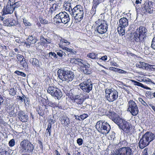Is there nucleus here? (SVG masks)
Listing matches in <instances>:
<instances>
[{
	"instance_id": "45",
	"label": "nucleus",
	"mask_w": 155,
	"mask_h": 155,
	"mask_svg": "<svg viewBox=\"0 0 155 155\" xmlns=\"http://www.w3.org/2000/svg\"><path fill=\"white\" fill-rule=\"evenodd\" d=\"M151 47L152 49L155 50V37L153 38L152 39Z\"/></svg>"
},
{
	"instance_id": "64",
	"label": "nucleus",
	"mask_w": 155,
	"mask_h": 155,
	"mask_svg": "<svg viewBox=\"0 0 155 155\" xmlns=\"http://www.w3.org/2000/svg\"><path fill=\"white\" fill-rule=\"evenodd\" d=\"M149 106H150L153 110L155 112V106H153V104H149Z\"/></svg>"
},
{
	"instance_id": "35",
	"label": "nucleus",
	"mask_w": 155,
	"mask_h": 155,
	"mask_svg": "<svg viewBox=\"0 0 155 155\" xmlns=\"http://www.w3.org/2000/svg\"><path fill=\"white\" fill-rule=\"evenodd\" d=\"M140 65H139V68H146L147 67H148V64L144 62H140Z\"/></svg>"
},
{
	"instance_id": "52",
	"label": "nucleus",
	"mask_w": 155,
	"mask_h": 155,
	"mask_svg": "<svg viewBox=\"0 0 155 155\" xmlns=\"http://www.w3.org/2000/svg\"><path fill=\"white\" fill-rule=\"evenodd\" d=\"M99 60H102V61H105L107 59V56L106 55H105L102 57H99Z\"/></svg>"
},
{
	"instance_id": "2",
	"label": "nucleus",
	"mask_w": 155,
	"mask_h": 155,
	"mask_svg": "<svg viewBox=\"0 0 155 155\" xmlns=\"http://www.w3.org/2000/svg\"><path fill=\"white\" fill-rule=\"evenodd\" d=\"M155 138L154 134L150 131H147L143 134L139 142V145L140 149H143L148 145L150 142Z\"/></svg>"
},
{
	"instance_id": "44",
	"label": "nucleus",
	"mask_w": 155,
	"mask_h": 155,
	"mask_svg": "<svg viewBox=\"0 0 155 155\" xmlns=\"http://www.w3.org/2000/svg\"><path fill=\"white\" fill-rule=\"evenodd\" d=\"M9 94L12 96H15L16 94V91L14 88H12L9 90Z\"/></svg>"
},
{
	"instance_id": "12",
	"label": "nucleus",
	"mask_w": 155,
	"mask_h": 155,
	"mask_svg": "<svg viewBox=\"0 0 155 155\" xmlns=\"http://www.w3.org/2000/svg\"><path fill=\"white\" fill-rule=\"evenodd\" d=\"M54 18L56 23H62L66 24L69 21L68 15L64 12H60L59 14L57 15Z\"/></svg>"
},
{
	"instance_id": "40",
	"label": "nucleus",
	"mask_w": 155,
	"mask_h": 155,
	"mask_svg": "<svg viewBox=\"0 0 155 155\" xmlns=\"http://www.w3.org/2000/svg\"><path fill=\"white\" fill-rule=\"evenodd\" d=\"M84 16V11H81L78 12V18H79L80 20V21L83 18Z\"/></svg>"
},
{
	"instance_id": "38",
	"label": "nucleus",
	"mask_w": 155,
	"mask_h": 155,
	"mask_svg": "<svg viewBox=\"0 0 155 155\" xmlns=\"http://www.w3.org/2000/svg\"><path fill=\"white\" fill-rule=\"evenodd\" d=\"M96 8L92 6L91 9L90 11V14H91V16H93L96 14Z\"/></svg>"
},
{
	"instance_id": "54",
	"label": "nucleus",
	"mask_w": 155,
	"mask_h": 155,
	"mask_svg": "<svg viewBox=\"0 0 155 155\" xmlns=\"http://www.w3.org/2000/svg\"><path fill=\"white\" fill-rule=\"evenodd\" d=\"M1 155H10V154L9 152L5 150L1 153Z\"/></svg>"
},
{
	"instance_id": "34",
	"label": "nucleus",
	"mask_w": 155,
	"mask_h": 155,
	"mask_svg": "<svg viewBox=\"0 0 155 155\" xmlns=\"http://www.w3.org/2000/svg\"><path fill=\"white\" fill-rule=\"evenodd\" d=\"M88 117V115L87 114H83L81 115L80 116H78L79 117L78 118V120H83Z\"/></svg>"
},
{
	"instance_id": "17",
	"label": "nucleus",
	"mask_w": 155,
	"mask_h": 155,
	"mask_svg": "<svg viewBox=\"0 0 155 155\" xmlns=\"http://www.w3.org/2000/svg\"><path fill=\"white\" fill-rule=\"evenodd\" d=\"M107 115L117 124L121 119L117 114L113 111H109Z\"/></svg>"
},
{
	"instance_id": "1",
	"label": "nucleus",
	"mask_w": 155,
	"mask_h": 155,
	"mask_svg": "<svg viewBox=\"0 0 155 155\" xmlns=\"http://www.w3.org/2000/svg\"><path fill=\"white\" fill-rule=\"evenodd\" d=\"M35 148L34 145L27 140H24L20 143L19 153L20 155H31L32 153Z\"/></svg>"
},
{
	"instance_id": "55",
	"label": "nucleus",
	"mask_w": 155,
	"mask_h": 155,
	"mask_svg": "<svg viewBox=\"0 0 155 155\" xmlns=\"http://www.w3.org/2000/svg\"><path fill=\"white\" fill-rule=\"evenodd\" d=\"M83 140L81 138H78V145H81L83 143Z\"/></svg>"
},
{
	"instance_id": "7",
	"label": "nucleus",
	"mask_w": 155,
	"mask_h": 155,
	"mask_svg": "<svg viewBox=\"0 0 155 155\" xmlns=\"http://www.w3.org/2000/svg\"><path fill=\"white\" fill-rule=\"evenodd\" d=\"M119 144L122 147L118 150L117 153H115L113 154V155H131V149L130 147H126L128 144V143L125 140L120 141Z\"/></svg>"
},
{
	"instance_id": "59",
	"label": "nucleus",
	"mask_w": 155,
	"mask_h": 155,
	"mask_svg": "<svg viewBox=\"0 0 155 155\" xmlns=\"http://www.w3.org/2000/svg\"><path fill=\"white\" fill-rule=\"evenodd\" d=\"M78 9L79 10V12L83 11V8L82 6L78 5Z\"/></svg>"
},
{
	"instance_id": "14",
	"label": "nucleus",
	"mask_w": 155,
	"mask_h": 155,
	"mask_svg": "<svg viewBox=\"0 0 155 155\" xmlns=\"http://www.w3.org/2000/svg\"><path fill=\"white\" fill-rule=\"evenodd\" d=\"M79 86L84 91L87 93H89L92 89V84L89 79L81 83Z\"/></svg>"
},
{
	"instance_id": "58",
	"label": "nucleus",
	"mask_w": 155,
	"mask_h": 155,
	"mask_svg": "<svg viewBox=\"0 0 155 155\" xmlns=\"http://www.w3.org/2000/svg\"><path fill=\"white\" fill-rule=\"evenodd\" d=\"M110 70L116 72L117 70V68H115L113 67H110L109 68Z\"/></svg>"
},
{
	"instance_id": "61",
	"label": "nucleus",
	"mask_w": 155,
	"mask_h": 155,
	"mask_svg": "<svg viewBox=\"0 0 155 155\" xmlns=\"http://www.w3.org/2000/svg\"><path fill=\"white\" fill-rule=\"evenodd\" d=\"M38 143L40 145L39 147H40V149H42L43 147L42 142L41 141L39 140L38 142Z\"/></svg>"
},
{
	"instance_id": "63",
	"label": "nucleus",
	"mask_w": 155,
	"mask_h": 155,
	"mask_svg": "<svg viewBox=\"0 0 155 155\" xmlns=\"http://www.w3.org/2000/svg\"><path fill=\"white\" fill-rule=\"evenodd\" d=\"M50 105H49L50 107H53L55 106H57V105L55 104L54 103H52L51 102H50L49 103Z\"/></svg>"
},
{
	"instance_id": "31",
	"label": "nucleus",
	"mask_w": 155,
	"mask_h": 155,
	"mask_svg": "<svg viewBox=\"0 0 155 155\" xmlns=\"http://www.w3.org/2000/svg\"><path fill=\"white\" fill-rule=\"evenodd\" d=\"M49 57L53 59L57 58L58 57L56 54L54 52L51 51L49 53Z\"/></svg>"
},
{
	"instance_id": "20",
	"label": "nucleus",
	"mask_w": 155,
	"mask_h": 155,
	"mask_svg": "<svg viewBox=\"0 0 155 155\" xmlns=\"http://www.w3.org/2000/svg\"><path fill=\"white\" fill-rule=\"evenodd\" d=\"M27 41L25 42V44L27 46L30 47L31 44L35 43L37 40L35 37H33L32 35H29L26 39Z\"/></svg>"
},
{
	"instance_id": "28",
	"label": "nucleus",
	"mask_w": 155,
	"mask_h": 155,
	"mask_svg": "<svg viewBox=\"0 0 155 155\" xmlns=\"http://www.w3.org/2000/svg\"><path fill=\"white\" fill-rule=\"evenodd\" d=\"M66 11H68L70 12V10H72L71 5L70 3L67 2H65L63 5Z\"/></svg>"
},
{
	"instance_id": "49",
	"label": "nucleus",
	"mask_w": 155,
	"mask_h": 155,
	"mask_svg": "<svg viewBox=\"0 0 155 155\" xmlns=\"http://www.w3.org/2000/svg\"><path fill=\"white\" fill-rule=\"evenodd\" d=\"M148 149L147 148H145L142 152V155H149L148 153Z\"/></svg>"
},
{
	"instance_id": "23",
	"label": "nucleus",
	"mask_w": 155,
	"mask_h": 155,
	"mask_svg": "<svg viewBox=\"0 0 155 155\" xmlns=\"http://www.w3.org/2000/svg\"><path fill=\"white\" fill-rule=\"evenodd\" d=\"M130 80L131 82L133 83L135 85L140 87L146 89L147 90L150 89V87L146 86L144 85L143 84L141 83L133 80Z\"/></svg>"
},
{
	"instance_id": "32",
	"label": "nucleus",
	"mask_w": 155,
	"mask_h": 155,
	"mask_svg": "<svg viewBox=\"0 0 155 155\" xmlns=\"http://www.w3.org/2000/svg\"><path fill=\"white\" fill-rule=\"evenodd\" d=\"M20 63L21 65L25 69L28 68V64L25 61V59L23 61H21L20 62Z\"/></svg>"
},
{
	"instance_id": "42",
	"label": "nucleus",
	"mask_w": 155,
	"mask_h": 155,
	"mask_svg": "<svg viewBox=\"0 0 155 155\" xmlns=\"http://www.w3.org/2000/svg\"><path fill=\"white\" fill-rule=\"evenodd\" d=\"M70 62L73 64H77L78 63V60L74 58H71Z\"/></svg>"
},
{
	"instance_id": "24",
	"label": "nucleus",
	"mask_w": 155,
	"mask_h": 155,
	"mask_svg": "<svg viewBox=\"0 0 155 155\" xmlns=\"http://www.w3.org/2000/svg\"><path fill=\"white\" fill-rule=\"evenodd\" d=\"M29 61L35 67H39V62L38 59L35 58H31L30 59Z\"/></svg>"
},
{
	"instance_id": "46",
	"label": "nucleus",
	"mask_w": 155,
	"mask_h": 155,
	"mask_svg": "<svg viewBox=\"0 0 155 155\" xmlns=\"http://www.w3.org/2000/svg\"><path fill=\"white\" fill-rule=\"evenodd\" d=\"M3 25L5 26H9V21L8 19H6L3 21Z\"/></svg>"
},
{
	"instance_id": "5",
	"label": "nucleus",
	"mask_w": 155,
	"mask_h": 155,
	"mask_svg": "<svg viewBox=\"0 0 155 155\" xmlns=\"http://www.w3.org/2000/svg\"><path fill=\"white\" fill-rule=\"evenodd\" d=\"M95 127L99 133L105 135L109 132L111 129L110 126L108 123L101 120L97 122Z\"/></svg>"
},
{
	"instance_id": "36",
	"label": "nucleus",
	"mask_w": 155,
	"mask_h": 155,
	"mask_svg": "<svg viewBox=\"0 0 155 155\" xmlns=\"http://www.w3.org/2000/svg\"><path fill=\"white\" fill-rule=\"evenodd\" d=\"M58 5L59 4L58 3L54 4L50 8V9H53L52 10H51V11H54L57 10V9H58Z\"/></svg>"
},
{
	"instance_id": "16",
	"label": "nucleus",
	"mask_w": 155,
	"mask_h": 155,
	"mask_svg": "<svg viewBox=\"0 0 155 155\" xmlns=\"http://www.w3.org/2000/svg\"><path fill=\"white\" fill-rule=\"evenodd\" d=\"M108 28V25L105 21L101 23L100 25L97 26L95 31L100 34H102L105 33L107 31Z\"/></svg>"
},
{
	"instance_id": "50",
	"label": "nucleus",
	"mask_w": 155,
	"mask_h": 155,
	"mask_svg": "<svg viewBox=\"0 0 155 155\" xmlns=\"http://www.w3.org/2000/svg\"><path fill=\"white\" fill-rule=\"evenodd\" d=\"M23 22L26 26H30L31 25V23L26 20H23Z\"/></svg>"
},
{
	"instance_id": "9",
	"label": "nucleus",
	"mask_w": 155,
	"mask_h": 155,
	"mask_svg": "<svg viewBox=\"0 0 155 155\" xmlns=\"http://www.w3.org/2000/svg\"><path fill=\"white\" fill-rule=\"evenodd\" d=\"M153 3L147 1L141 6V12L143 15L152 14L154 10Z\"/></svg>"
},
{
	"instance_id": "48",
	"label": "nucleus",
	"mask_w": 155,
	"mask_h": 155,
	"mask_svg": "<svg viewBox=\"0 0 155 155\" xmlns=\"http://www.w3.org/2000/svg\"><path fill=\"white\" fill-rule=\"evenodd\" d=\"M116 72H117L120 74H126L127 73L126 71L118 68H117Z\"/></svg>"
},
{
	"instance_id": "39",
	"label": "nucleus",
	"mask_w": 155,
	"mask_h": 155,
	"mask_svg": "<svg viewBox=\"0 0 155 155\" xmlns=\"http://www.w3.org/2000/svg\"><path fill=\"white\" fill-rule=\"evenodd\" d=\"M15 74H16L18 75H21V76H23V77H25L26 76V74L24 73V72L20 71H15Z\"/></svg>"
},
{
	"instance_id": "37",
	"label": "nucleus",
	"mask_w": 155,
	"mask_h": 155,
	"mask_svg": "<svg viewBox=\"0 0 155 155\" xmlns=\"http://www.w3.org/2000/svg\"><path fill=\"white\" fill-rule=\"evenodd\" d=\"M51 123H48V127L46 129V131L49 133V136L51 135Z\"/></svg>"
},
{
	"instance_id": "33",
	"label": "nucleus",
	"mask_w": 155,
	"mask_h": 155,
	"mask_svg": "<svg viewBox=\"0 0 155 155\" xmlns=\"http://www.w3.org/2000/svg\"><path fill=\"white\" fill-rule=\"evenodd\" d=\"M139 101L143 105L145 106V107H149V105L147 104L142 98L140 97L139 98Z\"/></svg>"
},
{
	"instance_id": "13",
	"label": "nucleus",
	"mask_w": 155,
	"mask_h": 155,
	"mask_svg": "<svg viewBox=\"0 0 155 155\" xmlns=\"http://www.w3.org/2000/svg\"><path fill=\"white\" fill-rule=\"evenodd\" d=\"M47 92L52 96L56 97L58 99H60L62 96L61 91L54 86H49L48 88Z\"/></svg>"
},
{
	"instance_id": "21",
	"label": "nucleus",
	"mask_w": 155,
	"mask_h": 155,
	"mask_svg": "<svg viewBox=\"0 0 155 155\" xmlns=\"http://www.w3.org/2000/svg\"><path fill=\"white\" fill-rule=\"evenodd\" d=\"M18 118L20 121L22 122H26L27 121L28 117L23 111H20L18 113Z\"/></svg>"
},
{
	"instance_id": "56",
	"label": "nucleus",
	"mask_w": 155,
	"mask_h": 155,
	"mask_svg": "<svg viewBox=\"0 0 155 155\" xmlns=\"http://www.w3.org/2000/svg\"><path fill=\"white\" fill-rule=\"evenodd\" d=\"M57 52V54L58 55L59 57H61L62 56V51H59L58 52Z\"/></svg>"
},
{
	"instance_id": "51",
	"label": "nucleus",
	"mask_w": 155,
	"mask_h": 155,
	"mask_svg": "<svg viewBox=\"0 0 155 155\" xmlns=\"http://www.w3.org/2000/svg\"><path fill=\"white\" fill-rule=\"evenodd\" d=\"M17 24L16 21L14 20H12V21L11 22L9 21V26H13L16 25Z\"/></svg>"
},
{
	"instance_id": "4",
	"label": "nucleus",
	"mask_w": 155,
	"mask_h": 155,
	"mask_svg": "<svg viewBox=\"0 0 155 155\" xmlns=\"http://www.w3.org/2000/svg\"><path fill=\"white\" fill-rule=\"evenodd\" d=\"M117 125L124 134H131L132 125L130 123L121 118Z\"/></svg>"
},
{
	"instance_id": "6",
	"label": "nucleus",
	"mask_w": 155,
	"mask_h": 155,
	"mask_svg": "<svg viewBox=\"0 0 155 155\" xmlns=\"http://www.w3.org/2000/svg\"><path fill=\"white\" fill-rule=\"evenodd\" d=\"M58 77L62 81L69 82L71 81L74 78L73 74L71 71L59 69L57 71Z\"/></svg>"
},
{
	"instance_id": "15",
	"label": "nucleus",
	"mask_w": 155,
	"mask_h": 155,
	"mask_svg": "<svg viewBox=\"0 0 155 155\" xmlns=\"http://www.w3.org/2000/svg\"><path fill=\"white\" fill-rule=\"evenodd\" d=\"M50 106L48 104L38 106L36 109V111L39 115L42 117L48 115L49 113Z\"/></svg>"
},
{
	"instance_id": "26",
	"label": "nucleus",
	"mask_w": 155,
	"mask_h": 155,
	"mask_svg": "<svg viewBox=\"0 0 155 155\" xmlns=\"http://www.w3.org/2000/svg\"><path fill=\"white\" fill-rule=\"evenodd\" d=\"M61 118V123L64 126H68L70 122L69 118L66 117H62Z\"/></svg>"
},
{
	"instance_id": "62",
	"label": "nucleus",
	"mask_w": 155,
	"mask_h": 155,
	"mask_svg": "<svg viewBox=\"0 0 155 155\" xmlns=\"http://www.w3.org/2000/svg\"><path fill=\"white\" fill-rule=\"evenodd\" d=\"M3 102V99L1 95H0V105H2Z\"/></svg>"
},
{
	"instance_id": "3",
	"label": "nucleus",
	"mask_w": 155,
	"mask_h": 155,
	"mask_svg": "<svg viewBox=\"0 0 155 155\" xmlns=\"http://www.w3.org/2000/svg\"><path fill=\"white\" fill-rule=\"evenodd\" d=\"M147 29L144 27L140 26L133 34V41L137 42H143L146 39Z\"/></svg>"
},
{
	"instance_id": "47",
	"label": "nucleus",
	"mask_w": 155,
	"mask_h": 155,
	"mask_svg": "<svg viewBox=\"0 0 155 155\" xmlns=\"http://www.w3.org/2000/svg\"><path fill=\"white\" fill-rule=\"evenodd\" d=\"M21 2H16L14 4H12V5L13 7H14V8L15 9V8H18L20 5V3Z\"/></svg>"
},
{
	"instance_id": "53",
	"label": "nucleus",
	"mask_w": 155,
	"mask_h": 155,
	"mask_svg": "<svg viewBox=\"0 0 155 155\" xmlns=\"http://www.w3.org/2000/svg\"><path fill=\"white\" fill-rule=\"evenodd\" d=\"M146 96L148 97H151L152 95H151V92L150 91H147L146 92Z\"/></svg>"
},
{
	"instance_id": "57",
	"label": "nucleus",
	"mask_w": 155,
	"mask_h": 155,
	"mask_svg": "<svg viewBox=\"0 0 155 155\" xmlns=\"http://www.w3.org/2000/svg\"><path fill=\"white\" fill-rule=\"evenodd\" d=\"M39 19H40L39 20L40 21V22L41 24H46L47 23V22H48L47 21H46L45 20H43L42 19H41L40 18H39Z\"/></svg>"
},
{
	"instance_id": "30",
	"label": "nucleus",
	"mask_w": 155,
	"mask_h": 155,
	"mask_svg": "<svg viewBox=\"0 0 155 155\" xmlns=\"http://www.w3.org/2000/svg\"><path fill=\"white\" fill-rule=\"evenodd\" d=\"M101 2L100 0H93L92 2V6L97 8Z\"/></svg>"
},
{
	"instance_id": "60",
	"label": "nucleus",
	"mask_w": 155,
	"mask_h": 155,
	"mask_svg": "<svg viewBox=\"0 0 155 155\" xmlns=\"http://www.w3.org/2000/svg\"><path fill=\"white\" fill-rule=\"evenodd\" d=\"M23 100L24 101V103L25 104H28V98H26L25 97V96Z\"/></svg>"
},
{
	"instance_id": "10",
	"label": "nucleus",
	"mask_w": 155,
	"mask_h": 155,
	"mask_svg": "<svg viewBox=\"0 0 155 155\" xmlns=\"http://www.w3.org/2000/svg\"><path fill=\"white\" fill-rule=\"evenodd\" d=\"M78 68L84 74H89L91 73L90 65L85 61L81 59L78 58Z\"/></svg>"
},
{
	"instance_id": "27",
	"label": "nucleus",
	"mask_w": 155,
	"mask_h": 155,
	"mask_svg": "<svg viewBox=\"0 0 155 155\" xmlns=\"http://www.w3.org/2000/svg\"><path fill=\"white\" fill-rule=\"evenodd\" d=\"M125 28L119 26L117 28V31L120 35L123 36L125 34Z\"/></svg>"
},
{
	"instance_id": "8",
	"label": "nucleus",
	"mask_w": 155,
	"mask_h": 155,
	"mask_svg": "<svg viewBox=\"0 0 155 155\" xmlns=\"http://www.w3.org/2000/svg\"><path fill=\"white\" fill-rule=\"evenodd\" d=\"M105 92L106 98L109 102H114L117 100L118 97V92L114 88H107Z\"/></svg>"
},
{
	"instance_id": "11",
	"label": "nucleus",
	"mask_w": 155,
	"mask_h": 155,
	"mask_svg": "<svg viewBox=\"0 0 155 155\" xmlns=\"http://www.w3.org/2000/svg\"><path fill=\"white\" fill-rule=\"evenodd\" d=\"M128 103L127 111L133 116H136L139 113L138 108L137 104L132 100L128 101Z\"/></svg>"
},
{
	"instance_id": "41",
	"label": "nucleus",
	"mask_w": 155,
	"mask_h": 155,
	"mask_svg": "<svg viewBox=\"0 0 155 155\" xmlns=\"http://www.w3.org/2000/svg\"><path fill=\"white\" fill-rule=\"evenodd\" d=\"M15 144V140L14 139H11L8 142L9 145L11 147L14 146Z\"/></svg>"
},
{
	"instance_id": "29",
	"label": "nucleus",
	"mask_w": 155,
	"mask_h": 155,
	"mask_svg": "<svg viewBox=\"0 0 155 155\" xmlns=\"http://www.w3.org/2000/svg\"><path fill=\"white\" fill-rule=\"evenodd\" d=\"M40 40L44 44H49L51 43V40L44 38L43 36H41L40 37Z\"/></svg>"
},
{
	"instance_id": "43",
	"label": "nucleus",
	"mask_w": 155,
	"mask_h": 155,
	"mask_svg": "<svg viewBox=\"0 0 155 155\" xmlns=\"http://www.w3.org/2000/svg\"><path fill=\"white\" fill-rule=\"evenodd\" d=\"M17 57L18 60L20 61V62L21 61H23L25 59L22 55L19 54L17 55Z\"/></svg>"
},
{
	"instance_id": "18",
	"label": "nucleus",
	"mask_w": 155,
	"mask_h": 155,
	"mask_svg": "<svg viewBox=\"0 0 155 155\" xmlns=\"http://www.w3.org/2000/svg\"><path fill=\"white\" fill-rule=\"evenodd\" d=\"M72 12L71 14L72 17V22H74V24L75 25H77L78 22V5H76L73 9L70 10V12Z\"/></svg>"
},
{
	"instance_id": "25",
	"label": "nucleus",
	"mask_w": 155,
	"mask_h": 155,
	"mask_svg": "<svg viewBox=\"0 0 155 155\" xmlns=\"http://www.w3.org/2000/svg\"><path fill=\"white\" fill-rule=\"evenodd\" d=\"M87 57L92 59L98 60L99 58L98 57V54L94 52L88 54Z\"/></svg>"
},
{
	"instance_id": "19",
	"label": "nucleus",
	"mask_w": 155,
	"mask_h": 155,
	"mask_svg": "<svg viewBox=\"0 0 155 155\" xmlns=\"http://www.w3.org/2000/svg\"><path fill=\"white\" fill-rule=\"evenodd\" d=\"M14 8V7H13L11 4L9 5V3L8 2L6 8L4 7L2 11L3 12L2 15L13 13L15 9Z\"/></svg>"
},
{
	"instance_id": "22",
	"label": "nucleus",
	"mask_w": 155,
	"mask_h": 155,
	"mask_svg": "<svg viewBox=\"0 0 155 155\" xmlns=\"http://www.w3.org/2000/svg\"><path fill=\"white\" fill-rule=\"evenodd\" d=\"M128 25V20L126 18L123 17L119 20V26H120L125 28Z\"/></svg>"
}]
</instances>
